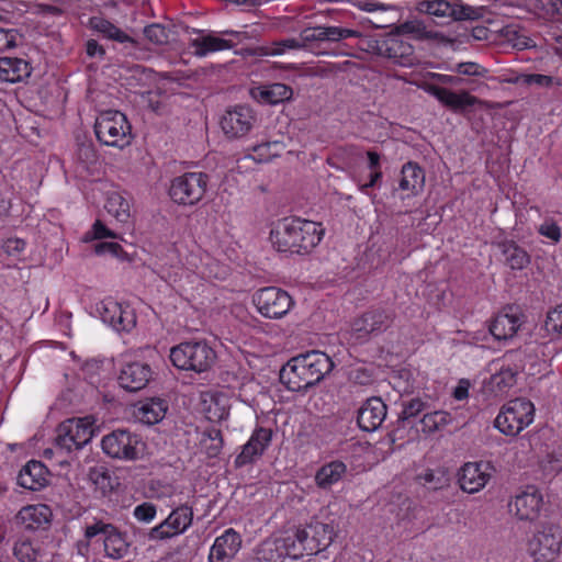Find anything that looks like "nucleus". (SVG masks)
<instances>
[{
  "label": "nucleus",
  "instance_id": "nucleus-1",
  "mask_svg": "<svg viewBox=\"0 0 562 562\" xmlns=\"http://www.w3.org/2000/svg\"><path fill=\"white\" fill-rule=\"evenodd\" d=\"M330 357L311 350L290 359L280 370V382L292 392H305L318 384L333 370Z\"/></svg>",
  "mask_w": 562,
  "mask_h": 562
},
{
  "label": "nucleus",
  "instance_id": "nucleus-2",
  "mask_svg": "<svg viewBox=\"0 0 562 562\" xmlns=\"http://www.w3.org/2000/svg\"><path fill=\"white\" fill-rule=\"evenodd\" d=\"M322 224L301 220L283 218L271 231L270 239L278 251L307 254L322 240Z\"/></svg>",
  "mask_w": 562,
  "mask_h": 562
},
{
  "label": "nucleus",
  "instance_id": "nucleus-3",
  "mask_svg": "<svg viewBox=\"0 0 562 562\" xmlns=\"http://www.w3.org/2000/svg\"><path fill=\"white\" fill-rule=\"evenodd\" d=\"M335 529L330 524L311 521L304 528H297L280 541L285 553L300 559L304 555H315L325 550L334 540Z\"/></svg>",
  "mask_w": 562,
  "mask_h": 562
},
{
  "label": "nucleus",
  "instance_id": "nucleus-4",
  "mask_svg": "<svg viewBox=\"0 0 562 562\" xmlns=\"http://www.w3.org/2000/svg\"><path fill=\"white\" fill-rule=\"evenodd\" d=\"M169 358L176 368L200 374L212 369L217 356L205 340H190L172 347Z\"/></svg>",
  "mask_w": 562,
  "mask_h": 562
},
{
  "label": "nucleus",
  "instance_id": "nucleus-5",
  "mask_svg": "<svg viewBox=\"0 0 562 562\" xmlns=\"http://www.w3.org/2000/svg\"><path fill=\"white\" fill-rule=\"evenodd\" d=\"M535 417L533 404L522 397L506 403L494 420V426L506 436H517Z\"/></svg>",
  "mask_w": 562,
  "mask_h": 562
},
{
  "label": "nucleus",
  "instance_id": "nucleus-6",
  "mask_svg": "<svg viewBox=\"0 0 562 562\" xmlns=\"http://www.w3.org/2000/svg\"><path fill=\"white\" fill-rule=\"evenodd\" d=\"M94 133L99 142L106 146L123 148L132 139L131 125L126 116L119 111L101 113L94 123Z\"/></svg>",
  "mask_w": 562,
  "mask_h": 562
},
{
  "label": "nucleus",
  "instance_id": "nucleus-7",
  "mask_svg": "<svg viewBox=\"0 0 562 562\" xmlns=\"http://www.w3.org/2000/svg\"><path fill=\"white\" fill-rule=\"evenodd\" d=\"M417 9L438 19V23L447 24L451 21H475L482 18L480 8L463 4L460 0H422Z\"/></svg>",
  "mask_w": 562,
  "mask_h": 562
},
{
  "label": "nucleus",
  "instance_id": "nucleus-8",
  "mask_svg": "<svg viewBox=\"0 0 562 562\" xmlns=\"http://www.w3.org/2000/svg\"><path fill=\"white\" fill-rule=\"evenodd\" d=\"M93 425L94 418L92 416L64 420L56 429V446L67 452L82 449L94 436Z\"/></svg>",
  "mask_w": 562,
  "mask_h": 562
},
{
  "label": "nucleus",
  "instance_id": "nucleus-9",
  "mask_svg": "<svg viewBox=\"0 0 562 562\" xmlns=\"http://www.w3.org/2000/svg\"><path fill=\"white\" fill-rule=\"evenodd\" d=\"M395 318L391 308L372 307L351 322V336L361 342L370 340L387 330Z\"/></svg>",
  "mask_w": 562,
  "mask_h": 562
},
{
  "label": "nucleus",
  "instance_id": "nucleus-10",
  "mask_svg": "<svg viewBox=\"0 0 562 562\" xmlns=\"http://www.w3.org/2000/svg\"><path fill=\"white\" fill-rule=\"evenodd\" d=\"M370 48L378 56L387 58L401 67H413L419 64L414 46L395 32L373 41Z\"/></svg>",
  "mask_w": 562,
  "mask_h": 562
},
{
  "label": "nucleus",
  "instance_id": "nucleus-11",
  "mask_svg": "<svg viewBox=\"0 0 562 562\" xmlns=\"http://www.w3.org/2000/svg\"><path fill=\"white\" fill-rule=\"evenodd\" d=\"M207 183L206 173L187 172L171 181L169 195L178 204L193 205L204 196Z\"/></svg>",
  "mask_w": 562,
  "mask_h": 562
},
{
  "label": "nucleus",
  "instance_id": "nucleus-12",
  "mask_svg": "<svg viewBox=\"0 0 562 562\" xmlns=\"http://www.w3.org/2000/svg\"><path fill=\"white\" fill-rule=\"evenodd\" d=\"M98 535L103 536L105 557L120 560L128 553L131 543L127 540V535L113 524L99 519L86 527L87 538H94Z\"/></svg>",
  "mask_w": 562,
  "mask_h": 562
},
{
  "label": "nucleus",
  "instance_id": "nucleus-13",
  "mask_svg": "<svg viewBox=\"0 0 562 562\" xmlns=\"http://www.w3.org/2000/svg\"><path fill=\"white\" fill-rule=\"evenodd\" d=\"M140 439L136 434L125 429H116L103 437L102 450L113 459L133 461L140 454Z\"/></svg>",
  "mask_w": 562,
  "mask_h": 562
},
{
  "label": "nucleus",
  "instance_id": "nucleus-14",
  "mask_svg": "<svg viewBox=\"0 0 562 562\" xmlns=\"http://www.w3.org/2000/svg\"><path fill=\"white\" fill-rule=\"evenodd\" d=\"M258 312L268 318H281L293 305V300L284 290L267 286L258 290L252 299Z\"/></svg>",
  "mask_w": 562,
  "mask_h": 562
},
{
  "label": "nucleus",
  "instance_id": "nucleus-15",
  "mask_svg": "<svg viewBox=\"0 0 562 562\" xmlns=\"http://www.w3.org/2000/svg\"><path fill=\"white\" fill-rule=\"evenodd\" d=\"M193 510L187 505L173 509L158 526L147 532L148 540L161 541L183 533L192 524Z\"/></svg>",
  "mask_w": 562,
  "mask_h": 562
},
{
  "label": "nucleus",
  "instance_id": "nucleus-16",
  "mask_svg": "<svg viewBox=\"0 0 562 562\" xmlns=\"http://www.w3.org/2000/svg\"><path fill=\"white\" fill-rule=\"evenodd\" d=\"M543 507V497L538 487L527 485L520 488L508 503L509 512L519 520L535 521Z\"/></svg>",
  "mask_w": 562,
  "mask_h": 562
},
{
  "label": "nucleus",
  "instance_id": "nucleus-17",
  "mask_svg": "<svg viewBox=\"0 0 562 562\" xmlns=\"http://www.w3.org/2000/svg\"><path fill=\"white\" fill-rule=\"evenodd\" d=\"M561 535L558 528L543 527L528 542V552L535 562H551L560 551Z\"/></svg>",
  "mask_w": 562,
  "mask_h": 562
},
{
  "label": "nucleus",
  "instance_id": "nucleus-18",
  "mask_svg": "<svg viewBox=\"0 0 562 562\" xmlns=\"http://www.w3.org/2000/svg\"><path fill=\"white\" fill-rule=\"evenodd\" d=\"M358 36V32L339 26L318 25L305 27L300 33V43L304 49L314 50L324 42H339L341 40Z\"/></svg>",
  "mask_w": 562,
  "mask_h": 562
},
{
  "label": "nucleus",
  "instance_id": "nucleus-19",
  "mask_svg": "<svg viewBox=\"0 0 562 562\" xmlns=\"http://www.w3.org/2000/svg\"><path fill=\"white\" fill-rule=\"evenodd\" d=\"M97 312L103 323L117 331H130L136 325V316L128 306H122L115 301H102L97 304Z\"/></svg>",
  "mask_w": 562,
  "mask_h": 562
},
{
  "label": "nucleus",
  "instance_id": "nucleus-20",
  "mask_svg": "<svg viewBox=\"0 0 562 562\" xmlns=\"http://www.w3.org/2000/svg\"><path fill=\"white\" fill-rule=\"evenodd\" d=\"M254 123L252 110L246 105H237L225 112L221 120V127L227 137L238 138L245 136Z\"/></svg>",
  "mask_w": 562,
  "mask_h": 562
},
{
  "label": "nucleus",
  "instance_id": "nucleus-21",
  "mask_svg": "<svg viewBox=\"0 0 562 562\" xmlns=\"http://www.w3.org/2000/svg\"><path fill=\"white\" fill-rule=\"evenodd\" d=\"M422 88L453 112H463L465 109L479 103V99L471 95L468 91L457 93L447 88L427 82H425Z\"/></svg>",
  "mask_w": 562,
  "mask_h": 562
},
{
  "label": "nucleus",
  "instance_id": "nucleus-22",
  "mask_svg": "<svg viewBox=\"0 0 562 562\" xmlns=\"http://www.w3.org/2000/svg\"><path fill=\"white\" fill-rule=\"evenodd\" d=\"M272 439L271 429L257 428L249 440L243 446L241 452L235 459V467L241 468L246 464L255 462L262 456Z\"/></svg>",
  "mask_w": 562,
  "mask_h": 562
},
{
  "label": "nucleus",
  "instance_id": "nucleus-23",
  "mask_svg": "<svg viewBox=\"0 0 562 562\" xmlns=\"http://www.w3.org/2000/svg\"><path fill=\"white\" fill-rule=\"evenodd\" d=\"M153 373L150 366L145 362H130L121 369L119 383L130 392H137L149 383Z\"/></svg>",
  "mask_w": 562,
  "mask_h": 562
},
{
  "label": "nucleus",
  "instance_id": "nucleus-24",
  "mask_svg": "<svg viewBox=\"0 0 562 562\" xmlns=\"http://www.w3.org/2000/svg\"><path fill=\"white\" fill-rule=\"evenodd\" d=\"M491 465L487 462L465 463L459 476V483L462 491L473 494L481 491L491 477Z\"/></svg>",
  "mask_w": 562,
  "mask_h": 562
},
{
  "label": "nucleus",
  "instance_id": "nucleus-25",
  "mask_svg": "<svg viewBox=\"0 0 562 562\" xmlns=\"http://www.w3.org/2000/svg\"><path fill=\"white\" fill-rule=\"evenodd\" d=\"M387 414L385 403L380 397L368 398L358 409L357 423L363 431L379 429Z\"/></svg>",
  "mask_w": 562,
  "mask_h": 562
},
{
  "label": "nucleus",
  "instance_id": "nucleus-26",
  "mask_svg": "<svg viewBox=\"0 0 562 562\" xmlns=\"http://www.w3.org/2000/svg\"><path fill=\"white\" fill-rule=\"evenodd\" d=\"M358 8L372 16L368 21L376 29L389 27L394 24L397 16V9L379 0H360Z\"/></svg>",
  "mask_w": 562,
  "mask_h": 562
},
{
  "label": "nucleus",
  "instance_id": "nucleus-27",
  "mask_svg": "<svg viewBox=\"0 0 562 562\" xmlns=\"http://www.w3.org/2000/svg\"><path fill=\"white\" fill-rule=\"evenodd\" d=\"M241 539L234 529H227L222 536L217 537L211 548L210 562H225L232 559L240 548Z\"/></svg>",
  "mask_w": 562,
  "mask_h": 562
},
{
  "label": "nucleus",
  "instance_id": "nucleus-28",
  "mask_svg": "<svg viewBox=\"0 0 562 562\" xmlns=\"http://www.w3.org/2000/svg\"><path fill=\"white\" fill-rule=\"evenodd\" d=\"M522 325L518 314L499 313L488 326L492 336L497 340H507L515 336Z\"/></svg>",
  "mask_w": 562,
  "mask_h": 562
},
{
  "label": "nucleus",
  "instance_id": "nucleus-29",
  "mask_svg": "<svg viewBox=\"0 0 562 562\" xmlns=\"http://www.w3.org/2000/svg\"><path fill=\"white\" fill-rule=\"evenodd\" d=\"M30 64L16 57H0V80L15 83L24 80L31 75Z\"/></svg>",
  "mask_w": 562,
  "mask_h": 562
},
{
  "label": "nucleus",
  "instance_id": "nucleus-30",
  "mask_svg": "<svg viewBox=\"0 0 562 562\" xmlns=\"http://www.w3.org/2000/svg\"><path fill=\"white\" fill-rule=\"evenodd\" d=\"M167 400L161 397H150L139 402L137 407V418L147 425H155L164 419L168 411Z\"/></svg>",
  "mask_w": 562,
  "mask_h": 562
},
{
  "label": "nucleus",
  "instance_id": "nucleus-31",
  "mask_svg": "<svg viewBox=\"0 0 562 562\" xmlns=\"http://www.w3.org/2000/svg\"><path fill=\"white\" fill-rule=\"evenodd\" d=\"M88 26L102 34L105 38L116 41L120 43H127L133 48H139V43L135 38L127 35L121 29L115 26L112 22L102 16H92L89 19Z\"/></svg>",
  "mask_w": 562,
  "mask_h": 562
},
{
  "label": "nucleus",
  "instance_id": "nucleus-32",
  "mask_svg": "<svg viewBox=\"0 0 562 562\" xmlns=\"http://www.w3.org/2000/svg\"><path fill=\"white\" fill-rule=\"evenodd\" d=\"M46 468L45 465L35 460L29 461L19 472L18 484L21 487L37 491L44 486Z\"/></svg>",
  "mask_w": 562,
  "mask_h": 562
},
{
  "label": "nucleus",
  "instance_id": "nucleus-33",
  "mask_svg": "<svg viewBox=\"0 0 562 562\" xmlns=\"http://www.w3.org/2000/svg\"><path fill=\"white\" fill-rule=\"evenodd\" d=\"M199 37L190 41V46L194 48V55L199 57L206 56L210 53L231 49L234 43L228 40L220 38L213 34H204L203 31H195Z\"/></svg>",
  "mask_w": 562,
  "mask_h": 562
},
{
  "label": "nucleus",
  "instance_id": "nucleus-34",
  "mask_svg": "<svg viewBox=\"0 0 562 562\" xmlns=\"http://www.w3.org/2000/svg\"><path fill=\"white\" fill-rule=\"evenodd\" d=\"M398 187L413 195H417L425 187V172L416 162H407L402 167Z\"/></svg>",
  "mask_w": 562,
  "mask_h": 562
},
{
  "label": "nucleus",
  "instance_id": "nucleus-35",
  "mask_svg": "<svg viewBox=\"0 0 562 562\" xmlns=\"http://www.w3.org/2000/svg\"><path fill=\"white\" fill-rule=\"evenodd\" d=\"M347 472V467L341 461H331L321 467L315 474V483L322 490H329L338 483Z\"/></svg>",
  "mask_w": 562,
  "mask_h": 562
},
{
  "label": "nucleus",
  "instance_id": "nucleus-36",
  "mask_svg": "<svg viewBox=\"0 0 562 562\" xmlns=\"http://www.w3.org/2000/svg\"><path fill=\"white\" fill-rule=\"evenodd\" d=\"M49 509L45 505H29L19 510L15 519L25 525L26 529H36L49 522Z\"/></svg>",
  "mask_w": 562,
  "mask_h": 562
},
{
  "label": "nucleus",
  "instance_id": "nucleus-37",
  "mask_svg": "<svg viewBox=\"0 0 562 562\" xmlns=\"http://www.w3.org/2000/svg\"><path fill=\"white\" fill-rule=\"evenodd\" d=\"M429 405L427 402L418 397H414L402 402V412L398 414L397 427H414L416 418L427 411Z\"/></svg>",
  "mask_w": 562,
  "mask_h": 562
},
{
  "label": "nucleus",
  "instance_id": "nucleus-38",
  "mask_svg": "<svg viewBox=\"0 0 562 562\" xmlns=\"http://www.w3.org/2000/svg\"><path fill=\"white\" fill-rule=\"evenodd\" d=\"M499 248L505 258L506 263L513 270H521L530 262L528 252L514 241H504L499 244Z\"/></svg>",
  "mask_w": 562,
  "mask_h": 562
},
{
  "label": "nucleus",
  "instance_id": "nucleus-39",
  "mask_svg": "<svg viewBox=\"0 0 562 562\" xmlns=\"http://www.w3.org/2000/svg\"><path fill=\"white\" fill-rule=\"evenodd\" d=\"M395 33L402 37L406 34L413 35L416 40H446L441 33L428 31L424 22L418 20H411L400 24L396 26Z\"/></svg>",
  "mask_w": 562,
  "mask_h": 562
},
{
  "label": "nucleus",
  "instance_id": "nucleus-40",
  "mask_svg": "<svg viewBox=\"0 0 562 562\" xmlns=\"http://www.w3.org/2000/svg\"><path fill=\"white\" fill-rule=\"evenodd\" d=\"M293 90L284 83H272L258 88L257 97L267 104H278L292 98Z\"/></svg>",
  "mask_w": 562,
  "mask_h": 562
},
{
  "label": "nucleus",
  "instance_id": "nucleus-41",
  "mask_svg": "<svg viewBox=\"0 0 562 562\" xmlns=\"http://www.w3.org/2000/svg\"><path fill=\"white\" fill-rule=\"evenodd\" d=\"M533 356V349L530 347L509 350L503 356L504 366L512 368V372L518 374L520 371L525 370L527 360L531 359Z\"/></svg>",
  "mask_w": 562,
  "mask_h": 562
},
{
  "label": "nucleus",
  "instance_id": "nucleus-42",
  "mask_svg": "<svg viewBox=\"0 0 562 562\" xmlns=\"http://www.w3.org/2000/svg\"><path fill=\"white\" fill-rule=\"evenodd\" d=\"M105 210L109 214L113 215L117 222L126 223L130 217V203L119 193H112L106 199Z\"/></svg>",
  "mask_w": 562,
  "mask_h": 562
},
{
  "label": "nucleus",
  "instance_id": "nucleus-43",
  "mask_svg": "<svg viewBox=\"0 0 562 562\" xmlns=\"http://www.w3.org/2000/svg\"><path fill=\"white\" fill-rule=\"evenodd\" d=\"M449 422L450 415L447 412H425L423 417L419 419V424L422 426L420 430L423 432L431 434L437 431L440 427L447 425Z\"/></svg>",
  "mask_w": 562,
  "mask_h": 562
},
{
  "label": "nucleus",
  "instance_id": "nucleus-44",
  "mask_svg": "<svg viewBox=\"0 0 562 562\" xmlns=\"http://www.w3.org/2000/svg\"><path fill=\"white\" fill-rule=\"evenodd\" d=\"M279 541H265L255 552L252 562H282L283 552L278 544Z\"/></svg>",
  "mask_w": 562,
  "mask_h": 562
},
{
  "label": "nucleus",
  "instance_id": "nucleus-45",
  "mask_svg": "<svg viewBox=\"0 0 562 562\" xmlns=\"http://www.w3.org/2000/svg\"><path fill=\"white\" fill-rule=\"evenodd\" d=\"M418 481H423L424 485L431 491H439L449 486V477L446 472L438 470H427L417 476Z\"/></svg>",
  "mask_w": 562,
  "mask_h": 562
},
{
  "label": "nucleus",
  "instance_id": "nucleus-46",
  "mask_svg": "<svg viewBox=\"0 0 562 562\" xmlns=\"http://www.w3.org/2000/svg\"><path fill=\"white\" fill-rule=\"evenodd\" d=\"M286 49H304L302 43H300V36L297 38H284L279 42H273L272 46L260 47V55H282Z\"/></svg>",
  "mask_w": 562,
  "mask_h": 562
},
{
  "label": "nucleus",
  "instance_id": "nucleus-47",
  "mask_svg": "<svg viewBox=\"0 0 562 562\" xmlns=\"http://www.w3.org/2000/svg\"><path fill=\"white\" fill-rule=\"evenodd\" d=\"M171 30L162 24L154 23L144 29L145 37L155 45H166L170 41Z\"/></svg>",
  "mask_w": 562,
  "mask_h": 562
},
{
  "label": "nucleus",
  "instance_id": "nucleus-48",
  "mask_svg": "<svg viewBox=\"0 0 562 562\" xmlns=\"http://www.w3.org/2000/svg\"><path fill=\"white\" fill-rule=\"evenodd\" d=\"M516 376L512 368L503 366L496 374L492 375V383L497 391L504 392L516 384Z\"/></svg>",
  "mask_w": 562,
  "mask_h": 562
},
{
  "label": "nucleus",
  "instance_id": "nucleus-49",
  "mask_svg": "<svg viewBox=\"0 0 562 562\" xmlns=\"http://www.w3.org/2000/svg\"><path fill=\"white\" fill-rule=\"evenodd\" d=\"M13 553L20 562H35L38 555L37 549L30 541L15 543Z\"/></svg>",
  "mask_w": 562,
  "mask_h": 562
},
{
  "label": "nucleus",
  "instance_id": "nucleus-50",
  "mask_svg": "<svg viewBox=\"0 0 562 562\" xmlns=\"http://www.w3.org/2000/svg\"><path fill=\"white\" fill-rule=\"evenodd\" d=\"M546 328L549 333L562 335V303L548 313Z\"/></svg>",
  "mask_w": 562,
  "mask_h": 562
},
{
  "label": "nucleus",
  "instance_id": "nucleus-51",
  "mask_svg": "<svg viewBox=\"0 0 562 562\" xmlns=\"http://www.w3.org/2000/svg\"><path fill=\"white\" fill-rule=\"evenodd\" d=\"M554 77L541 74H525L517 81L529 86L550 87L554 82Z\"/></svg>",
  "mask_w": 562,
  "mask_h": 562
},
{
  "label": "nucleus",
  "instance_id": "nucleus-52",
  "mask_svg": "<svg viewBox=\"0 0 562 562\" xmlns=\"http://www.w3.org/2000/svg\"><path fill=\"white\" fill-rule=\"evenodd\" d=\"M102 238H117V235L109 229L101 221H97L93 226L92 231L88 232L85 235V240H92V239H102Z\"/></svg>",
  "mask_w": 562,
  "mask_h": 562
},
{
  "label": "nucleus",
  "instance_id": "nucleus-53",
  "mask_svg": "<svg viewBox=\"0 0 562 562\" xmlns=\"http://www.w3.org/2000/svg\"><path fill=\"white\" fill-rule=\"evenodd\" d=\"M157 513L156 505L145 502L134 508V517L142 522H150Z\"/></svg>",
  "mask_w": 562,
  "mask_h": 562
},
{
  "label": "nucleus",
  "instance_id": "nucleus-54",
  "mask_svg": "<svg viewBox=\"0 0 562 562\" xmlns=\"http://www.w3.org/2000/svg\"><path fill=\"white\" fill-rule=\"evenodd\" d=\"M457 72L465 76L484 77L486 69L476 63L468 61L458 64Z\"/></svg>",
  "mask_w": 562,
  "mask_h": 562
},
{
  "label": "nucleus",
  "instance_id": "nucleus-55",
  "mask_svg": "<svg viewBox=\"0 0 562 562\" xmlns=\"http://www.w3.org/2000/svg\"><path fill=\"white\" fill-rule=\"evenodd\" d=\"M542 9L551 19L562 20V0H540Z\"/></svg>",
  "mask_w": 562,
  "mask_h": 562
},
{
  "label": "nucleus",
  "instance_id": "nucleus-56",
  "mask_svg": "<svg viewBox=\"0 0 562 562\" xmlns=\"http://www.w3.org/2000/svg\"><path fill=\"white\" fill-rule=\"evenodd\" d=\"M539 234L557 243L561 237V228L555 222L546 221L540 225Z\"/></svg>",
  "mask_w": 562,
  "mask_h": 562
},
{
  "label": "nucleus",
  "instance_id": "nucleus-57",
  "mask_svg": "<svg viewBox=\"0 0 562 562\" xmlns=\"http://www.w3.org/2000/svg\"><path fill=\"white\" fill-rule=\"evenodd\" d=\"M16 30H5L0 27V52L14 47L16 45Z\"/></svg>",
  "mask_w": 562,
  "mask_h": 562
},
{
  "label": "nucleus",
  "instance_id": "nucleus-58",
  "mask_svg": "<svg viewBox=\"0 0 562 562\" xmlns=\"http://www.w3.org/2000/svg\"><path fill=\"white\" fill-rule=\"evenodd\" d=\"M350 380L359 385H368L372 382V373L367 368H356L350 371Z\"/></svg>",
  "mask_w": 562,
  "mask_h": 562
},
{
  "label": "nucleus",
  "instance_id": "nucleus-59",
  "mask_svg": "<svg viewBox=\"0 0 562 562\" xmlns=\"http://www.w3.org/2000/svg\"><path fill=\"white\" fill-rule=\"evenodd\" d=\"M90 479L93 481L95 485L100 486L102 490H106L108 487L111 488V476L103 469H92L90 471Z\"/></svg>",
  "mask_w": 562,
  "mask_h": 562
},
{
  "label": "nucleus",
  "instance_id": "nucleus-60",
  "mask_svg": "<svg viewBox=\"0 0 562 562\" xmlns=\"http://www.w3.org/2000/svg\"><path fill=\"white\" fill-rule=\"evenodd\" d=\"M86 53L91 58L103 59L105 56V49L95 40L87 41Z\"/></svg>",
  "mask_w": 562,
  "mask_h": 562
},
{
  "label": "nucleus",
  "instance_id": "nucleus-61",
  "mask_svg": "<svg viewBox=\"0 0 562 562\" xmlns=\"http://www.w3.org/2000/svg\"><path fill=\"white\" fill-rule=\"evenodd\" d=\"M91 539L92 538H87V536L85 535V538L82 540L77 541L76 543L77 555L80 558L81 562H86L89 555Z\"/></svg>",
  "mask_w": 562,
  "mask_h": 562
},
{
  "label": "nucleus",
  "instance_id": "nucleus-62",
  "mask_svg": "<svg viewBox=\"0 0 562 562\" xmlns=\"http://www.w3.org/2000/svg\"><path fill=\"white\" fill-rule=\"evenodd\" d=\"M381 178H382V172L380 169L371 170L369 182L361 184L360 191L367 192L368 189L375 187L378 184V182L381 180Z\"/></svg>",
  "mask_w": 562,
  "mask_h": 562
},
{
  "label": "nucleus",
  "instance_id": "nucleus-63",
  "mask_svg": "<svg viewBox=\"0 0 562 562\" xmlns=\"http://www.w3.org/2000/svg\"><path fill=\"white\" fill-rule=\"evenodd\" d=\"M224 440L210 441V445H205V450L209 457L215 458L220 454L223 448Z\"/></svg>",
  "mask_w": 562,
  "mask_h": 562
},
{
  "label": "nucleus",
  "instance_id": "nucleus-64",
  "mask_svg": "<svg viewBox=\"0 0 562 562\" xmlns=\"http://www.w3.org/2000/svg\"><path fill=\"white\" fill-rule=\"evenodd\" d=\"M431 77L443 85H458L461 81V78L449 75L431 74Z\"/></svg>",
  "mask_w": 562,
  "mask_h": 562
}]
</instances>
